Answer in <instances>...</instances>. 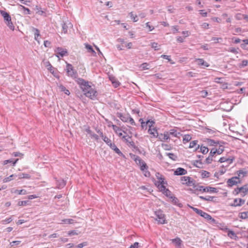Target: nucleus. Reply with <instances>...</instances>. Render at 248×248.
I'll use <instances>...</instances> for the list:
<instances>
[{
    "label": "nucleus",
    "mask_w": 248,
    "mask_h": 248,
    "mask_svg": "<svg viewBox=\"0 0 248 248\" xmlns=\"http://www.w3.org/2000/svg\"><path fill=\"white\" fill-rule=\"evenodd\" d=\"M90 136L91 138L94 139L97 141L99 140L98 136L96 134L94 133L93 132H92V134H90Z\"/></svg>",
    "instance_id": "nucleus-56"
},
{
    "label": "nucleus",
    "mask_w": 248,
    "mask_h": 248,
    "mask_svg": "<svg viewBox=\"0 0 248 248\" xmlns=\"http://www.w3.org/2000/svg\"><path fill=\"white\" fill-rule=\"evenodd\" d=\"M74 222V220L73 219L66 218L61 220L60 224H73Z\"/></svg>",
    "instance_id": "nucleus-33"
},
{
    "label": "nucleus",
    "mask_w": 248,
    "mask_h": 248,
    "mask_svg": "<svg viewBox=\"0 0 248 248\" xmlns=\"http://www.w3.org/2000/svg\"><path fill=\"white\" fill-rule=\"evenodd\" d=\"M18 160V159H16L15 160H14L13 159L6 160L3 162V165H5L9 163L10 164V165L14 166L16 165Z\"/></svg>",
    "instance_id": "nucleus-19"
},
{
    "label": "nucleus",
    "mask_w": 248,
    "mask_h": 248,
    "mask_svg": "<svg viewBox=\"0 0 248 248\" xmlns=\"http://www.w3.org/2000/svg\"><path fill=\"white\" fill-rule=\"evenodd\" d=\"M155 214L156 217V220L158 221L159 224H164L167 223L165 218V215L163 213V211L161 210L155 211Z\"/></svg>",
    "instance_id": "nucleus-5"
},
{
    "label": "nucleus",
    "mask_w": 248,
    "mask_h": 248,
    "mask_svg": "<svg viewBox=\"0 0 248 248\" xmlns=\"http://www.w3.org/2000/svg\"><path fill=\"white\" fill-rule=\"evenodd\" d=\"M202 163L201 160H195L194 162V165L199 168H202V167L200 165H202Z\"/></svg>",
    "instance_id": "nucleus-47"
},
{
    "label": "nucleus",
    "mask_w": 248,
    "mask_h": 248,
    "mask_svg": "<svg viewBox=\"0 0 248 248\" xmlns=\"http://www.w3.org/2000/svg\"><path fill=\"white\" fill-rule=\"evenodd\" d=\"M67 26L66 25L65 23H63L62 24V31L64 33H67Z\"/></svg>",
    "instance_id": "nucleus-62"
},
{
    "label": "nucleus",
    "mask_w": 248,
    "mask_h": 248,
    "mask_svg": "<svg viewBox=\"0 0 248 248\" xmlns=\"http://www.w3.org/2000/svg\"><path fill=\"white\" fill-rule=\"evenodd\" d=\"M152 47L154 48L155 50H158L159 49V46L157 43L154 42L152 43Z\"/></svg>",
    "instance_id": "nucleus-61"
},
{
    "label": "nucleus",
    "mask_w": 248,
    "mask_h": 248,
    "mask_svg": "<svg viewBox=\"0 0 248 248\" xmlns=\"http://www.w3.org/2000/svg\"><path fill=\"white\" fill-rule=\"evenodd\" d=\"M238 191L240 192L241 195L242 197H244L245 195L248 194V184L239 187Z\"/></svg>",
    "instance_id": "nucleus-11"
},
{
    "label": "nucleus",
    "mask_w": 248,
    "mask_h": 248,
    "mask_svg": "<svg viewBox=\"0 0 248 248\" xmlns=\"http://www.w3.org/2000/svg\"><path fill=\"white\" fill-rule=\"evenodd\" d=\"M234 159V157H232V156H231L229 157H226L227 160H226V162L228 163V164H231L233 162Z\"/></svg>",
    "instance_id": "nucleus-63"
},
{
    "label": "nucleus",
    "mask_w": 248,
    "mask_h": 248,
    "mask_svg": "<svg viewBox=\"0 0 248 248\" xmlns=\"http://www.w3.org/2000/svg\"><path fill=\"white\" fill-rule=\"evenodd\" d=\"M199 198L202 200L205 201H208V202H212L213 201V200L214 198H215V197L210 196H207L206 197H203L202 196H199Z\"/></svg>",
    "instance_id": "nucleus-29"
},
{
    "label": "nucleus",
    "mask_w": 248,
    "mask_h": 248,
    "mask_svg": "<svg viewBox=\"0 0 248 248\" xmlns=\"http://www.w3.org/2000/svg\"><path fill=\"white\" fill-rule=\"evenodd\" d=\"M245 202V200L242 199H235L233 201V203H232L231 206L236 207L240 206L244 204Z\"/></svg>",
    "instance_id": "nucleus-14"
},
{
    "label": "nucleus",
    "mask_w": 248,
    "mask_h": 248,
    "mask_svg": "<svg viewBox=\"0 0 248 248\" xmlns=\"http://www.w3.org/2000/svg\"><path fill=\"white\" fill-rule=\"evenodd\" d=\"M163 193L166 196L171 198L172 197L171 192L169 189H166V191H163Z\"/></svg>",
    "instance_id": "nucleus-46"
},
{
    "label": "nucleus",
    "mask_w": 248,
    "mask_h": 248,
    "mask_svg": "<svg viewBox=\"0 0 248 248\" xmlns=\"http://www.w3.org/2000/svg\"><path fill=\"white\" fill-rule=\"evenodd\" d=\"M29 201H19L17 205L18 206H26L28 204Z\"/></svg>",
    "instance_id": "nucleus-51"
},
{
    "label": "nucleus",
    "mask_w": 248,
    "mask_h": 248,
    "mask_svg": "<svg viewBox=\"0 0 248 248\" xmlns=\"http://www.w3.org/2000/svg\"><path fill=\"white\" fill-rule=\"evenodd\" d=\"M117 116L124 123L128 122L130 115L129 114H123L122 113H117Z\"/></svg>",
    "instance_id": "nucleus-13"
},
{
    "label": "nucleus",
    "mask_w": 248,
    "mask_h": 248,
    "mask_svg": "<svg viewBox=\"0 0 248 248\" xmlns=\"http://www.w3.org/2000/svg\"><path fill=\"white\" fill-rule=\"evenodd\" d=\"M170 135L174 137L179 138L180 135H181V133L178 132L175 129H171L169 131H168Z\"/></svg>",
    "instance_id": "nucleus-20"
},
{
    "label": "nucleus",
    "mask_w": 248,
    "mask_h": 248,
    "mask_svg": "<svg viewBox=\"0 0 248 248\" xmlns=\"http://www.w3.org/2000/svg\"><path fill=\"white\" fill-rule=\"evenodd\" d=\"M16 175H15V174L11 175L9 177L4 178L3 180V183H7V182H10L13 179L14 177H16Z\"/></svg>",
    "instance_id": "nucleus-39"
},
{
    "label": "nucleus",
    "mask_w": 248,
    "mask_h": 248,
    "mask_svg": "<svg viewBox=\"0 0 248 248\" xmlns=\"http://www.w3.org/2000/svg\"><path fill=\"white\" fill-rule=\"evenodd\" d=\"M5 23L10 30L12 31L14 30L15 26H14L11 20H10V21L6 22Z\"/></svg>",
    "instance_id": "nucleus-45"
},
{
    "label": "nucleus",
    "mask_w": 248,
    "mask_h": 248,
    "mask_svg": "<svg viewBox=\"0 0 248 248\" xmlns=\"http://www.w3.org/2000/svg\"><path fill=\"white\" fill-rule=\"evenodd\" d=\"M12 193H17L19 195H26L27 194V192L25 189L17 190L15 189L14 191H12Z\"/></svg>",
    "instance_id": "nucleus-35"
},
{
    "label": "nucleus",
    "mask_w": 248,
    "mask_h": 248,
    "mask_svg": "<svg viewBox=\"0 0 248 248\" xmlns=\"http://www.w3.org/2000/svg\"><path fill=\"white\" fill-rule=\"evenodd\" d=\"M133 157L132 158L135 161L137 165L140 166L142 163L144 162L143 160H142L140 157L138 155H133Z\"/></svg>",
    "instance_id": "nucleus-24"
},
{
    "label": "nucleus",
    "mask_w": 248,
    "mask_h": 248,
    "mask_svg": "<svg viewBox=\"0 0 248 248\" xmlns=\"http://www.w3.org/2000/svg\"><path fill=\"white\" fill-rule=\"evenodd\" d=\"M86 49L87 50L89 53H91L93 55H95L96 54V52L93 49V48L92 46L89 45L88 44L85 43L84 44Z\"/></svg>",
    "instance_id": "nucleus-23"
},
{
    "label": "nucleus",
    "mask_w": 248,
    "mask_h": 248,
    "mask_svg": "<svg viewBox=\"0 0 248 248\" xmlns=\"http://www.w3.org/2000/svg\"><path fill=\"white\" fill-rule=\"evenodd\" d=\"M149 127L148 133L152 135L153 137L156 138V135L158 134L157 130L155 128H152V124H149Z\"/></svg>",
    "instance_id": "nucleus-18"
},
{
    "label": "nucleus",
    "mask_w": 248,
    "mask_h": 248,
    "mask_svg": "<svg viewBox=\"0 0 248 248\" xmlns=\"http://www.w3.org/2000/svg\"><path fill=\"white\" fill-rule=\"evenodd\" d=\"M172 242L175 245L176 247H180L182 244V240L179 237H176L171 240Z\"/></svg>",
    "instance_id": "nucleus-26"
},
{
    "label": "nucleus",
    "mask_w": 248,
    "mask_h": 248,
    "mask_svg": "<svg viewBox=\"0 0 248 248\" xmlns=\"http://www.w3.org/2000/svg\"><path fill=\"white\" fill-rule=\"evenodd\" d=\"M190 180V177L189 176H182L181 178V180L182 182H186L188 181V180Z\"/></svg>",
    "instance_id": "nucleus-59"
},
{
    "label": "nucleus",
    "mask_w": 248,
    "mask_h": 248,
    "mask_svg": "<svg viewBox=\"0 0 248 248\" xmlns=\"http://www.w3.org/2000/svg\"><path fill=\"white\" fill-rule=\"evenodd\" d=\"M102 139L108 146H109L110 144H112V143H111V140L109 139L107 136H104L102 138Z\"/></svg>",
    "instance_id": "nucleus-40"
},
{
    "label": "nucleus",
    "mask_w": 248,
    "mask_h": 248,
    "mask_svg": "<svg viewBox=\"0 0 248 248\" xmlns=\"http://www.w3.org/2000/svg\"><path fill=\"white\" fill-rule=\"evenodd\" d=\"M112 127L113 130L119 137H121L123 135V134L121 132L122 130L119 127L115 124H112Z\"/></svg>",
    "instance_id": "nucleus-22"
},
{
    "label": "nucleus",
    "mask_w": 248,
    "mask_h": 248,
    "mask_svg": "<svg viewBox=\"0 0 248 248\" xmlns=\"http://www.w3.org/2000/svg\"><path fill=\"white\" fill-rule=\"evenodd\" d=\"M0 13L3 16L5 23L7 21H10L11 17L9 13L3 10H0Z\"/></svg>",
    "instance_id": "nucleus-16"
},
{
    "label": "nucleus",
    "mask_w": 248,
    "mask_h": 248,
    "mask_svg": "<svg viewBox=\"0 0 248 248\" xmlns=\"http://www.w3.org/2000/svg\"><path fill=\"white\" fill-rule=\"evenodd\" d=\"M228 236L232 239H234L235 240L236 239L237 236L236 234L234 233V232L232 231L229 230L228 232Z\"/></svg>",
    "instance_id": "nucleus-34"
},
{
    "label": "nucleus",
    "mask_w": 248,
    "mask_h": 248,
    "mask_svg": "<svg viewBox=\"0 0 248 248\" xmlns=\"http://www.w3.org/2000/svg\"><path fill=\"white\" fill-rule=\"evenodd\" d=\"M198 141L197 140H193L189 143V148H192L196 146L197 145Z\"/></svg>",
    "instance_id": "nucleus-54"
},
{
    "label": "nucleus",
    "mask_w": 248,
    "mask_h": 248,
    "mask_svg": "<svg viewBox=\"0 0 248 248\" xmlns=\"http://www.w3.org/2000/svg\"><path fill=\"white\" fill-rule=\"evenodd\" d=\"M187 170L183 168H178L174 171V175H183L187 174Z\"/></svg>",
    "instance_id": "nucleus-12"
},
{
    "label": "nucleus",
    "mask_w": 248,
    "mask_h": 248,
    "mask_svg": "<svg viewBox=\"0 0 248 248\" xmlns=\"http://www.w3.org/2000/svg\"><path fill=\"white\" fill-rule=\"evenodd\" d=\"M19 8L20 11H22L24 15H30L31 11L29 8L25 7L22 5H19Z\"/></svg>",
    "instance_id": "nucleus-25"
},
{
    "label": "nucleus",
    "mask_w": 248,
    "mask_h": 248,
    "mask_svg": "<svg viewBox=\"0 0 248 248\" xmlns=\"http://www.w3.org/2000/svg\"><path fill=\"white\" fill-rule=\"evenodd\" d=\"M218 142H219V143H220V144H217V146L218 147V148H219V149L221 148V149H222V151H224V145L226 143V142L222 140H219Z\"/></svg>",
    "instance_id": "nucleus-48"
},
{
    "label": "nucleus",
    "mask_w": 248,
    "mask_h": 248,
    "mask_svg": "<svg viewBox=\"0 0 248 248\" xmlns=\"http://www.w3.org/2000/svg\"><path fill=\"white\" fill-rule=\"evenodd\" d=\"M243 15L241 13H237L235 16V17L237 20H240L243 19Z\"/></svg>",
    "instance_id": "nucleus-55"
},
{
    "label": "nucleus",
    "mask_w": 248,
    "mask_h": 248,
    "mask_svg": "<svg viewBox=\"0 0 248 248\" xmlns=\"http://www.w3.org/2000/svg\"><path fill=\"white\" fill-rule=\"evenodd\" d=\"M201 175L202 178H208L210 176V172L206 170H202Z\"/></svg>",
    "instance_id": "nucleus-43"
},
{
    "label": "nucleus",
    "mask_w": 248,
    "mask_h": 248,
    "mask_svg": "<svg viewBox=\"0 0 248 248\" xmlns=\"http://www.w3.org/2000/svg\"><path fill=\"white\" fill-rule=\"evenodd\" d=\"M88 245V243L87 242H84L82 243H80L77 246V248H82L84 246H86Z\"/></svg>",
    "instance_id": "nucleus-60"
},
{
    "label": "nucleus",
    "mask_w": 248,
    "mask_h": 248,
    "mask_svg": "<svg viewBox=\"0 0 248 248\" xmlns=\"http://www.w3.org/2000/svg\"><path fill=\"white\" fill-rule=\"evenodd\" d=\"M109 80L111 81V83L113 85V86L115 88H117L118 86H119L120 83V82L115 78L114 77H109Z\"/></svg>",
    "instance_id": "nucleus-21"
},
{
    "label": "nucleus",
    "mask_w": 248,
    "mask_h": 248,
    "mask_svg": "<svg viewBox=\"0 0 248 248\" xmlns=\"http://www.w3.org/2000/svg\"><path fill=\"white\" fill-rule=\"evenodd\" d=\"M129 14L130 15L131 18L133 19L134 22H137L138 20L137 16L136 15H134L132 12H131Z\"/></svg>",
    "instance_id": "nucleus-57"
},
{
    "label": "nucleus",
    "mask_w": 248,
    "mask_h": 248,
    "mask_svg": "<svg viewBox=\"0 0 248 248\" xmlns=\"http://www.w3.org/2000/svg\"><path fill=\"white\" fill-rule=\"evenodd\" d=\"M191 138H191V136L190 135H188V134L185 135L183 137V143L185 144L186 142L189 141L191 140Z\"/></svg>",
    "instance_id": "nucleus-36"
},
{
    "label": "nucleus",
    "mask_w": 248,
    "mask_h": 248,
    "mask_svg": "<svg viewBox=\"0 0 248 248\" xmlns=\"http://www.w3.org/2000/svg\"><path fill=\"white\" fill-rule=\"evenodd\" d=\"M200 94L202 97H206L208 95V92L205 90H202L200 92Z\"/></svg>",
    "instance_id": "nucleus-58"
},
{
    "label": "nucleus",
    "mask_w": 248,
    "mask_h": 248,
    "mask_svg": "<svg viewBox=\"0 0 248 248\" xmlns=\"http://www.w3.org/2000/svg\"><path fill=\"white\" fill-rule=\"evenodd\" d=\"M66 71L68 76L72 78L76 79L78 77L77 71L74 69L73 66L69 63H66Z\"/></svg>",
    "instance_id": "nucleus-4"
},
{
    "label": "nucleus",
    "mask_w": 248,
    "mask_h": 248,
    "mask_svg": "<svg viewBox=\"0 0 248 248\" xmlns=\"http://www.w3.org/2000/svg\"><path fill=\"white\" fill-rule=\"evenodd\" d=\"M19 178H25L29 179L31 178V176L29 174L23 173L19 174Z\"/></svg>",
    "instance_id": "nucleus-41"
},
{
    "label": "nucleus",
    "mask_w": 248,
    "mask_h": 248,
    "mask_svg": "<svg viewBox=\"0 0 248 248\" xmlns=\"http://www.w3.org/2000/svg\"><path fill=\"white\" fill-rule=\"evenodd\" d=\"M201 152L202 153V154L205 155L208 152V149L207 147L205 146H202L200 148Z\"/></svg>",
    "instance_id": "nucleus-44"
},
{
    "label": "nucleus",
    "mask_w": 248,
    "mask_h": 248,
    "mask_svg": "<svg viewBox=\"0 0 248 248\" xmlns=\"http://www.w3.org/2000/svg\"><path fill=\"white\" fill-rule=\"evenodd\" d=\"M212 160H213L212 157L209 155L208 157H207L206 158L205 162L206 164H209L211 163Z\"/></svg>",
    "instance_id": "nucleus-64"
},
{
    "label": "nucleus",
    "mask_w": 248,
    "mask_h": 248,
    "mask_svg": "<svg viewBox=\"0 0 248 248\" xmlns=\"http://www.w3.org/2000/svg\"><path fill=\"white\" fill-rule=\"evenodd\" d=\"M241 181L239 178L237 176L232 177L229 179L227 182L228 186L232 187L234 185H236L238 183H240Z\"/></svg>",
    "instance_id": "nucleus-6"
},
{
    "label": "nucleus",
    "mask_w": 248,
    "mask_h": 248,
    "mask_svg": "<svg viewBox=\"0 0 248 248\" xmlns=\"http://www.w3.org/2000/svg\"><path fill=\"white\" fill-rule=\"evenodd\" d=\"M209 66L208 63H198V67L201 68H204L206 67Z\"/></svg>",
    "instance_id": "nucleus-53"
},
{
    "label": "nucleus",
    "mask_w": 248,
    "mask_h": 248,
    "mask_svg": "<svg viewBox=\"0 0 248 248\" xmlns=\"http://www.w3.org/2000/svg\"><path fill=\"white\" fill-rule=\"evenodd\" d=\"M60 88L61 89V91L64 92V93L65 94H66L67 95H69L70 94L69 91L68 90L66 89V88L64 86L61 85L60 86Z\"/></svg>",
    "instance_id": "nucleus-52"
},
{
    "label": "nucleus",
    "mask_w": 248,
    "mask_h": 248,
    "mask_svg": "<svg viewBox=\"0 0 248 248\" xmlns=\"http://www.w3.org/2000/svg\"><path fill=\"white\" fill-rule=\"evenodd\" d=\"M76 79V82L80 86L82 91L87 87H89V82L85 81L84 79L78 77Z\"/></svg>",
    "instance_id": "nucleus-7"
},
{
    "label": "nucleus",
    "mask_w": 248,
    "mask_h": 248,
    "mask_svg": "<svg viewBox=\"0 0 248 248\" xmlns=\"http://www.w3.org/2000/svg\"><path fill=\"white\" fill-rule=\"evenodd\" d=\"M156 138H157L158 140L161 141H168V140L170 139L169 134L167 131H165L163 134H157Z\"/></svg>",
    "instance_id": "nucleus-8"
},
{
    "label": "nucleus",
    "mask_w": 248,
    "mask_h": 248,
    "mask_svg": "<svg viewBox=\"0 0 248 248\" xmlns=\"http://www.w3.org/2000/svg\"><path fill=\"white\" fill-rule=\"evenodd\" d=\"M66 185V182L63 180L58 181L57 182V187L59 189L63 187Z\"/></svg>",
    "instance_id": "nucleus-30"
},
{
    "label": "nucleus",
    "mask_w": 248,
    "mask_h": 248,
    "mask_svg": "<svg viewBox=\"0 0 248 248\" xmlns=\"http://www.w3.org/2000/svg\"><path fill=\"white\" fill-rule=\"evenodd\" d=\"M32 31L34 32V39H35V40L37 41V38L40 35L39 30L36 28L33 27Z\"/></svg>",
    "instance_id": "nucleus-37"
},
{
    "label": "nucleus",
    "mask_w": 248,
    "mask_h": 248,
    "mask_svg": "<svg viewBox=\"0 0 248 248\" xmlns=\"http://www.w3.org/2000/svg\"><path fill=\"white\" fill-rule=\"evenodd\" d=\"M153 68L150 63H142L138 66V70L140 71L149 70Z\"/></svg>",
    "instance_id": "nucleus-10"
},
{
    "label": "nucleus",
    "mask_w": 248,
    "mask_h": 248,
    "mask_svg": "<svg viewBox=\"0 0 248 248\" xmlns=\"http://www.w3.org/2000/svg\"><path fill=\"white\" fill-rule=\"evenodd\" d=\"M239 217L243 219L248 218V211L240 213Z\"/></svg>",
    "instance_id": "nucleus-38"
},
{
    "label": "nucleus",
    "mask_w": 248,
    "mask_h": 248,
    "mask_svg": "<svg viewBox=\"0 0 248 248\" xmlns=\"http://www.w3.org/2000/svg\"><path fill=\"white\" fill-rule=\"evenodd\" d=\"M12 220H13V218H12V217H11L9 218H7L4 220H2L1 222L3 224H8V223H10Z\"/></svg>",
    "instance_id": "nucleus-49"
},
{
    "label": "nucleus",
    "mask_w": 248,
    "mask_h": 248,
    "mask_svg": "<svg viewBox=\"0 0 248 248\" xmlns=\"http://www.w3.org/2000/svg\"><path fill=\"white\" fill-rule=\"evenodd\" d=\"M155 176L157 177V178L159 180V182H158L159 184L158 185V186L160 185V184H164V178L162 176V175H161L159 172H157L155 174Z\"/></svg>",
    "instance_id": "nucleus-28"
},
{
    "label": "nucleus",
    "mask_w": 248,
    "mask_h": 248,
    "mask_svg": "<svg viewBox=\"0 0 248 248\" xmlns=\"http://www.w3.org/2000/svg\"><path fill=\"white\" fill-rule=\"evenodd\" d=\"M167 155L172 160H176L177 156L173 153H169L167 154Z\"/></svg>",
    "instance_id": "nucleus-50"
},
{
    "label": "nucleus",
    "mask_w": 248,
    "mask_h": 248,
    "mask_svg": "<svg viewBox=\"0 0 248 248\" xmlns=\"http://www.w3.org/2000/svg\"><path fill=\"white\" fill-rule=\"evenodd\" d=\"M67 53V51L66 50L63 49L61 48H58V51H57V56L58 57H59V56H61V57H63L64 56L66 53Z\"/></svg>",
    "instance_id": "nucleus-31"
},
{
    "label": "nucleus",
    "mask_w": 248,
    "mask_h": 248,
    "mask_svg": "<svg viewBox=\"0 0 248 248\" xmlns=\"http://www.w3.org/2000/svg\"><path fill=\"white\" fill-rule=\"evenodd\" d=\"M170 199H172L171 202L173 204L177 205L178 206H179L180 207L182 206V203H180L179 202V200L176 197H175L174 196H172V197H171Z\"/></svg>",
    "instance_id": "nucleus-32"
},
{
    "label": "nucleus",
    "mask_w": 248,
    "mask_h": 248,
    "mask_svg": "<svg viewBox=\"0 0 248 248\" xmlns=\"http://www.w3.org/2000/svg\"><path fill=\"white\" fill-rule=\"evenodd\" d=\"M190 207L197 214L200 215L201 217H204L207 220L210 221L212 223H215L216 220L213 218L208 213L203 212L202 210L198 209L197 208L190 206Z\"/></svg>",
    "instance_id": "nucleus-2"
},
{
    "label": "nucleus",
    "mask_w": 248,
    "mask_h": 248,
    "mask_svg": "<svg viewBox=\"0 0 248 248\" xmlns=\"http://www.w3.org/2000/svg\"><path fill=\"white\" fill-rule=\"evenodd\" d=\"M109 147L113 150L116 154L119 156H121L123 158H125V156L124 155L122 152L119 150L118 148L116 146L114 143L110 144Z\"/></svg>",
    "instance_id": "nucleus-9"
},
{
    "label": "nucleus",
    "mask_w": 248,
    "mask_h": 248,
    "mask_svg": "<svg viewBox=\"0 0 248 248\" xmlns=\"http://www.w3.org/2000/svg\"><path fill=\"white\" fill-rule=\"evenodd\" d=\"M48 64L46 65L47 69L50 72V73L53 74V75L57 77V73L55 72L54 68L51 65L50 63H48Z\"/></svg>",
    "instance_id": "nucleus-27"
},
{
    "label": "nucleus",
    "mask_w": 248,
    "mask_h": 248,
    "mask_svg": "<svg viewBox=\"0 0 248 248\" xmlns=\"http://www.w3.org/2000/svg\"><path fill=\"white\" fill-rule=\"evenodd\" d=\"M83 92L86 97L92 100H94L97 95L96 91L92 88L90 85H89V87L88 86L85 89H83Z\"/></svg>",
    "instance_id": "nucleus-3"
},
{
    "label": "nucleus",
    "mask_w": 248,
    "mask_h": 248,
    "mask_svg": "<svg viewBox=\"0 0 248 248\" xmlns=\"http://www.w3.org/2000/svg\"><path fill=\"white\" fill-rule=\"evenodd\" d=\"M190 190L192 191V193L196 194L197 195L198 193H197V191H200L202 192H208V193H217L218 192L217 189L215 187H211L210 186H199L197 187L195 189L192 190V189H190Z\"/></svg>",
    "instance_id": "nucleus-1"
},
{
    "label": "nucleus",
    "mask_w": 248,
    "mask_h": 248,
    "mask_svg": "<svg viewBox=\"0 0 248 248\" xmlns=\"http://www.w3.org/2000/svg\"><path fill=\"white\" fill-rule=\"evenodd\" d=\"M183 185H185L187 186H193L194 189H196V187L198 186L196 185L195 181H194L192 178L190 177V180H188L186 182H182Z\"/></svg>",
    "instance_id": "nucleus-15"
},
{
    "label": "nucleus",
    "mask_w": 248,
    "mask_h": 248,
    "mask_svg": "<svg viewBox=\"0 0 248 248\" xmlns=\"http://www.w3.org/2000/svg\"><path fill=\"white\" fill-rule=\"evenodd\" d=\"M140 169L142 171H144L145 170H148V167L145 162H143L140 166Z\"/></svg>",
    "instance_id": "nucleus-42"
},
{
    "label": "nucleus",
    "mask_w": 248,
    "mask_h": 248,
    "mask_svg": "<svg viewBox=\"0 0 248 248\" xmlns=\"http://www.w3.org/2000/svg\"><path fill=\"white\" fill-rule=\"evenodd\" d=\"M219 140H215L210 139H206V142L208 145L211 146L217 147V144H220Z\"/></svg>",
    "instance_id": "nucleus-17"
}]
</instances>
